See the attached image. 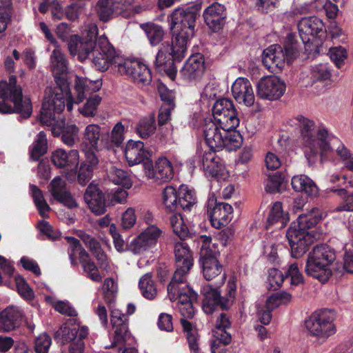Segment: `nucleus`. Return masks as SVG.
Listing matches in <instances>:
<instances>
[{"label":"nucleus","mask_w":353,"mask_h":353,"mask_svg":"<svg viewBox=\"0 0 353 353\" xmlns=\"http://www.w3.org/2000/svg\"><path fill=\"white\" fill-rule=\"evenodd\" d=\"M295 121L301 128L305 155L309 163H313L314 157L319 154L322 158L326 157L339 143V139L323 127L315 128L314 121L301 115Z\"/></svg>","instance_id":"obj_1"},{"label":"nucleus","mask_w":353,"mask_h":353,"mask_svg":"<svg viewBox=\"0 0 353 353\" xmlns=\"http://www.w3.org/2000/svg\"><path fill=\"white\" fill-rule=\"evenodd\" d=\"M325 214L318 208H312L307 212L299 215L296 223H292L286 233L291 248L292 256L301 257L314 240V235L307 230L316 225Z\"/></svg>","instance_id":"obj_2"},{"label":"nucleus","mask_w":353,"mask_h":353,"mask_svg":"<svg viewBox=\"0 0 353 353\" xmlns=\"http://www.w3.org/2000/svg\"><path fill=\"white\" fill-rule=\"evenodd\" d=\"M201 9L200 3L175 8L170 14V28L178 52H186L190 41L194 35L196 20Z\"/></svg>","instance_id":"obj_3"},{"label":"nucleus","mask_w":353,"mask_h":353,"mask_svg":"<svg viewBox=\"0 0 353 353\" xmlns=\"http://www.w3.org/2000/svg\"><path fill=\"white\" fill-rule=\"evenodd\" d=\"M0 112L3 114L16 112L23 118L32 113V104L29 99H23L22 89L17 85V78L12 75L9 81H0Z\"/></svg>","instance_id":"obj_4"},{"label":"nucleus","mask_w":353,"mask_h":353,"mask_svg":"<svg viewBox=\"0 0 353 353\" xmlns=\"http://www.w3.org/2000/svg\"><path fill=\"white\" fill-rule=\"evenodd\" d=\"M63 92H65L66 86L63 85ZM61 88H57L55 94L57 97H52L53 90L47 89L45 91L44 101L41 111V122L48 126L52 127V133L54 137L63 134V121L59 119L60 113L67 106L68 99L63 98Z\"/></svg>","instance_id":"obj_5"},{"label":"nucleus","mask_w":353,"mask_h":353,"mask_svg":"<svg viewBox=\"0 0 353 353\" xmlns=\"http://www.w3.org/2000/svg\"><path fill=\"white\" fill-rule=\"evenodd\" d=\"M336 259L332 249L326 245L315 246L307 256L306 274L321 282H326L331 276V265Z\"/></svg>","instance_id":"obj_6"},{"label":"nucleus","mask_w":353,"mask_h":353,"mask_svg":"<svg viewBox=\"0 0 353 353\" xmlns=\"http://www.w3.org/2000/svg\"><path fill=\"white\" fill-rule=\"evenodd\" d=\"M299 54L295 36L288 34L283 48L279 45H272L263 52L264 66L272 72L281 70L285 62L290 63Z\"/></svg>","instance_id":"obj_7"},{"label":"nucleus","mask_w":353,"mask_h":353,"mask_svg":"<svg viewBox=\"0 0 353 353\" xmlns=\"http://www.w3.org/2000/svg\"><path fill=\"white\" fill-rule=\"evenodd\" d=\"M203 135L210 149L228 151L236 150L242 143V137L236 130H227L213 121L207 123L203 128Z\"/></svg>","instance_id":"obj_8"},{"label":"nucleus","mask_w":353,"mask_h":353,"mask_svg":"<svg viewBox=\"0 0 353 353\" xmlns=\"http://www.w3.org/2000/svg\"><path fill=\"white\" fill-rule=\"evenodd\" d=\"M50 65L57 85L54 87H48L46 90H53V93L51 94L52 97H57L54 90H57V88L63 90V85H65V92H63V90L61 92L63 93V98H68L67 110L71 112L73 108V99L69 90L68 81L65 77V75L68 71V63L59 46H57V48L53 50L50 55Z\"/></svg>","instance_id":"obj_9"},{"label":"nucleus","mask_w":353,"mask_h":353,"mask_svg":"<svg viewBox=\"0 0 353 353\" xmlns=\"http://www.w3.org/2000/svg\"><path fill=\"white\" fill-rule=\"evenodd\" d=\"M212 238L201 235L198 243L201 244L200 250V262L203 269V276L206 280H212L222 272V265L217 259L219 252L211 244Z\"/></svg>","instance_id":"obj_10"},{"label":"nucleus","mask_w":353,"mask_h":353,"mask_svg":"<svg viewBox=\"0 0 353 353\" xmlns=\"http://www.w3.org/2000/svg\"><path fill=\"white\" fill-rule=\"evenodd\" d=\"M91 55L96 69L102 72L107 70L110 65H114L119 69V65L123 57L116 52L105 35L97 38Z\"/></svg>","instance_id":"obj_11"},{"label":"nucleus","mask_w":353,"mask_h":353,"mask_svg":"<svg viewBox=\"0 0 353 353\" xmlns=\"http://www.w3.org/2000/svg\"><path fill=\"white\" fill-rule=\"evenodd\" d=\"M335 318L333 310L323 309L316 311L305 321L306 329L311 335L318 339H327L336 332L334 324Z\"/></svg>","instance_id":"obj_12"},{"label":"nucleus","mask_w":353,"mask_h":353,"mask_svg":"<svg viewBox=\"0 0 353 353\" xmlns=\"http://www.w3.org/2000/svg\"><path fill=\"white\" fill-rule=\"evenodd\" d=\"M97 26L91 23L86 26L84 36L72 35L68 41V50L72 56H77L78 59L83 61L91 55L95 44H97Z\"/></svg>","instance_id":"obj_13"},{"label":"nucleus","mask_w":353,"mask_h":353,"mask_svg":"<svg viewBox=\"0 0 353 353\" xmlns=\"http://www.w3.org/2000/svg\"><path fill=\"white\" fill-rule=\"evenodd\" d=\"M236 290V285L232 280H230L227 285V296H221L220 292L211 285H206L202 288L203 294V310L208 314H212L215 307L220 305L222 309H228L233 302Z\"/></svg>","instance_id":"obj_14"},{"label":"nucleus","mask_w":353,"mask_h":353,"mask_svg":"<svg viewBox=\"0 0 353 353\" xmlns=\"http://www.w3.org/2000/svg\"><path fill=\"white\" fill-rule=\"evenodd\" d=\"M168 295L172 301H178V308L183 319L192 318L194 314L193 303L196 301L197 294L184 283H174L171 290L168 285Z\"/></svg>","instance_id":"obj_15"},{"label":"nucleus","mask_w":353,"mask_h":353,"mask_svg":"<svg viewBox=\"0 0 353 353\" xmlns=\"http://www.w3.org/2000/svg\"><path fill=\"white\" fill-rule=\"evenodd\" d=\"M174 255L176 261V270L169 283V290H171L174 283H184L186 276L193 265L192 252L187 243L181 241L174 245Z\"/></svg>","instance_id":"obj_16"},{"label":"nucleus","mask_w":353,"mask_h":353,"mask_svg":"<svg viewBox=\"0 0 353 353\" xmlns=\"http://www.w3.org/2000/svg\"><path fill=\"white\" fill-rule=\"evenodd\" d=\"M67 241L69 243L68 254L71 263L77 265L78 259L87 276L93 281H101L102 276L99 274L97 267L91 261L88 252L82 248L79 240L74 237L68 236Z\"/></svg>","instance_id":"obj_17"},{"label":"nucleus","mask_w":353,"mask_h":353,"mask_svg":"<svg viewBox=\"0 0 353 353\" xmlns=\"http://www.w3.org/2000/svg\"><path fill=\"white\" fill-rule=\"evenodd\" d=\"M88 334V329L86 326L74 324L72 327L62 325L56 332L55 338L63 345L70 343L69 353H83L84 350L83 340Z\"/></svg>","instance_id":"obj_18"},{"label":"nucleus","mask_w":353,"mask_h":353,"mask_svg":"<svg viewBox=\"0 0 353 353\" xmlns=\"http://www.w3.org/2000/svg\"><path fill=\"white\" fill-rule=\"evenodd\" d=\"M285 90L286 85L284 81L274 75L263 77L256 86L257 97L269 101L280 99L285 92Z\"/></svg>","instance_id":"obj_19"},{"label":"nucleus","mask_w":353,"mask_h":353,"mask_svg":"<svg viewBox=\"0 0 353 353\" xmlns=\"http://www.w3.org/2000/svg\"><path fill=\"white\" fill-rule=\"evenodd\" d=\"M118 72L121 74L130 77L134 82L146 85L152 81V75L148 67L137 60H132L123 57L119 65Z\"/></svg>","instance_id":"obj_20"},{"label":"nucleus","mask_w":353,"mask_h":353,"mask_svg":"<svg viewBox=\"0 0 353 353\" xmlns=\"http://www.w3.org/2000/svg\"><path fill=\"white\" fill-rule=\"evenodd\" d=\"M207 208L212 225L215 228L225 226L232 219L233 209L227 203L217 202L214 198H209Z\"/></svg>","instance_id":"obj_21"},{"label":"nucleus","mask_w":353,"mask_h":353,"mask_svg":"<svg viewBox=\"0 0 353 353\" xmlns=\"http://www.w3.org/2000/svg\"><path fill=\"white\" fill-rule=\"evenodd\" d=\"M148 176L158 183H166L174 177L172 163L165 157H160L153 166L151 161L144 163Z\"/></svg>","instance_id":"obj_22"},{"label":"nucleus","mask_w":353,"mask_h":353,"mask_svg":"<svg viewBox=\"0 0 353 353\" xmlns=\"http://www.w3.org/2000/svg\"><path fill=\"white\" fill-rule=\"evenodd\" d=\"M81 147L90 150H108L110 148V143L108 136L102 133L101 126L91 123L86 125L83 130Z\"/></svg>","instance_id":"obj_23"},{"label":"nucleus","mask_w":353,"mask_h":353,"mask_svg":"<svg viewBox=\"0 0 353 353\" xmlns=\"http://www.w3.org/2000/svg\"><path fill=\"white\" fill-rule=\"evenodd\" d=\"M161 230L154 225L144 230L130 243V250L134 254H139L156 245L161 234Z\"/></svg>","instance_id":"obj_24"},{"label":"nucleus","mask_w":353,"mask_h":353,"mask_svg":"<svg viewBox=\"0 0 353 353\" xmlns=\"http://www.w3.org/2000/svg\"><path fill=\"white\" fill-rule=\"evenodd\" d=\"M232 93L239 103L248 107L254 103L255 97L250 81L243 77L237 78L232 86Z\"/></svg>","instance_id":"obj_25"},{"label":"nucleus","mask_w":353,"mask_h":353,"mask_svg":"<svg viewBox=\"0 0 353 353\" xmlns=\"http://www.w3.org/2000/svg\"><path fill=\"white\" fill-rule=\"evenodd\" d=\"M179 46H176V41H173L171 45L168 41H164L156 56L154 61L155 65L157 68L166 66L168 64H172L174 60L180 61L185 56L186 52H179L178 49Z\"/></svg>","instance_id":"obj_26"},{"label":"nucleus","mask_w":353,"mask_h":353,"mask_svg":"<svg viewBox=\"0 0 353 353\" xmlns=\"http://www.w3.org/2000/svg\"><path fill=\"white\" fill-rule=\"evenodd\" d=\"M125 157L130 166L150 161V152L141 141L129 140L125 149Z\"/></svg>","instance_id":"obj_27"},{"label":"nucleus","mask_w":353,"mask_h":353,"mask_svg":"<svg viewBox=\"0 0 353 353\" xmlns=\"http://www.w3.org/2000/svg\"><path fill=\"white\" fill-rule=\"evenodd\" d=\"M110 321L114 332L112 345L123 344L128 334L127 317L121 310L112 309Z\"/></svg>","instance_id":"obj_28"},{"label":"nucleus","mask_w":353,"mask_h":353,"mask_svg":"<svg viewBox=\"0 0 353 353\" xmlns=\"http://www.w3.org/2000/svg\"><path fill=\"white\" fill-rule=\"evenodd\" d=\"M204 71V59L201 54L192 55L185 62L181 70L180 74L182 78L188 81L199 79Z\"/></svg>","instance_id":"obj_29"},{"label":"nucleus","mask_w":353,"mask_h":353,"mask_svg":"<svg viewBox=\"0 0 353 353\" xmlns=\"http://www.w3.org/2000/svg\"><path fill=\"white\" fill-rule=\"evenodd\" d=\"M324 24L320 19L316 17H304L298 24L300 37L303 43L310 41V37L319 35L323 30Z\"/></svg>","instance_id":"obj_30"},{"label":"nucleus","mask_w":353,"mask_h":353,"mask_svg":"<svg viewBox=\"0 0 353 353\" xmlns=\"http://www.w3.org/2000/svg\"><path fill=\"white\" fill-rule=\"evenodd\" d=\"M203 18L206 25L212 31H218L224 23L225 19V7L219 3H212L205 10Z\"/></svg>","instance_id":"obj_31"},{"label":"nucleus","mask_w":353,"mask_h":353,"mask_svg":"<svg viewBox=\"0 0 353 353\" xmlns=\"http://www.w3.org/2000/svg\"><path fill=\"white\" fill-rule=\"evenodd\" d=\"M84 200L95 214L100 215L105 212L103 194L96 185L91 183L88 186L84 194Z\"/></svg>","instance_id":"obj_32"},{"label":"nucleus","mask_w":353,"mask_h":353,"mask_svg":"<svg viewBox=\"0 0 353 353\" xmlns=\"http://www.w3.org/2000/svg\"><path fill=\"white\" fill-rule=\"evenodd\" d=\"M51 160L57 168H77L79 162V152L77 150H71L67 152L63 149H57L52 152Z\"/></svg>","instance_id":"obj_33"},{"label":"nucleus","mask_w":353,"mask_h":353,"mask_svg":"<svg viewBox=\"0 0 353 353\" xmlns=\"http://www.w3.org/2000/svg\"><path fill=\"white\" fill-rule=\"evenodd\" d=\"M23 313L18 307L8 306L0 313V330H14L20 325Z\"/></svg>","instance_id":"obj_34"},{"label":"nucleus","mask_w":353,"mask_h":353,"mask_svg":"<svg viewBox=\"0 0 353 353\" xmlns=\"http://www.w3.org/2000/svg\"><path fill=\"white\" fill-rule=\"evenodd\" d=\"M216 150L205 151L201 157L203 171L207 176H216L223 170L221 159L216 154Z\"/></svg>","instance_id":"obj_35"},{"label":"nucleus","mask_w":353,"mask_h":353,"mask_svg":"<svg viewBox=\"0 0 353 353\" xmlns=\"http://www.w3.org/2000/svg\"><path fill=\"white\" fill-rule=\"evenodd\" d=\"M77 236L95 256L101 268L106 269L108 267L107 256L102 251L99 242L94 237L84 231L77 232Z\"/></svg>","instance_id":"obj_36"},{"label":"nucleus","mask_w":353,"mask_h":353,"mask_svg":"<svg viewBox=\"0 0 353 353\" xmlns=\"http://www.w3.org/2000/svg\"><path fill=\"white\" fill-rule=\"evenodd\" d=\"M101 85V79L92 81L88 78L77 77L74 83V90L77 92L76 103H81L87 94L99 90Z\"/></svg>","instance_id":"obj_37"},{"label":"nucleus","mask_w":353,"mask_h":353,"mask_svg":"<svg viewBox=\"0 0 353 353\" xmlns=\"http://www.w3.org/2000/svg\"><path fill=\"white\" fill-rule=\"evenodd\" d=\"M288 221V214H284L281 203L275 202L270 209L265 227L269 229L276 225L278 228H282L286 225Z\"/></svg>","instance_id":"obj_38"},{"label":"nucleus","mask_w":353,"mask_h":353,"mask_svg":"<svg viewBox=\"0 0 353 353\" xmlns=\"http://www.w3.org/2000/svg\"><path fill=\"white\" fill-rule=\"evenodd\" d=\"M196 203L195 191L182 184L178 189V205L184 212H191Z\"/></svg>","instance_id":"obj_39"},{"label":"nucleus","mask_w":353,"mask_h":353,"mask_svg":"<svg viewBox=\"0 0 353 353\" xmlns=\"http://www.w3.org/2000/svg\"><path fill=\"white\" fill-rule=\"evenodd\" d=\"M291 184L296 192H305L309 196H316L318 194V188L314 181L304 174L294 176Z\"/></svg>","instance_id":"obj_40"},{"label":"nucleus","mask_w":353,"mask_h":353,"mask_svg":"<svg viewBox=\"0 0 353 353\" xmlns=\"http://www.w3.org/2000/svg\"><path fill=\"white\" fill-rule=\"evenodd\" d=\"M139 26L144 32L151 46H156L163 41L165 32L160 25L147 22L141 23Z\"/></svg>","instance_id":"obj_41"},{"label":"nucleus","mask_w":353,"mask_h":353,"mask_svg":"<svg viewBox=\"0 0 353 353\" xmlns=\"http://www.w3.org/2000/svg\"><path fill=\"white\" fill-rule=\"evenodd\" d=\"M173 232L180 238L184 239L190 234L191 223L180 213H174L170 218Z\"/></svg>","instance_id":"obj_42"},{"label":"nucleus","mask_w":353,"mask_h":353,"mask_svg":"<svg viewBox=\"0 0 353 353\" xmlns=\"http://www.w3.org/2000/svg\"><path fill=\"white\" fill-rule=\"evenodd\" d=\"M117 14L130 18L141 10V7L135 4V0H113Z\"/></svg>","instance_id":"obj_43"},{"label":"nucleus","mask_w":353,"mask_h":353,"mask_svg":"<svg viewBox=\"0 0 353 353\" xmlns=\"http://www.w3.org/2000/svg\"><path fill=\"white\" fill-rule=\"evenodd\" d=\"M95 10L100 21L107 22L117 15L113 0H99Z\"/></svg>","instance_id":"obj_44"},{"label":"nucleus","mask_w":353,"mask_h":353,"mask_svg":"<svg viewBox=\"0 0 353 353\" xmlns=\"http://www.w3.org/2000/svg\"><path fill=\"white\" fill-rule=\"evenodd\" d=\"M139 286L145 299L152 300L156 297L157 289L151 273H146L140 278Z\"/></svg>","instance_id":"obj_45"},{"label":"nucleus","mask_w":353,"mask_h":353,"mask_svg":"<svg viewBox=\"0 0 353 353\" xmlns=\"http://www.w3.org/2000/svg\"><path fill=\"white\" fill-rule=\"evenodd\" d=\"M108 177L110 181L123 188H130L132 185L131 179L128 172L121 168L112 166L108 172Z\"/></svg>","instance_id":"obj_46"},{"label":"nucleus","mask_w":353,"mask_h":353,"mask_svg":"<svg viewBox=\"0 0 353 353\" xmlns=\"http://www.w3.org/2000/svg\"><path fill=\"white\" fill-rule=\"evenodd\" d=\"M48 143L46 135L43 132H40L32 144L30 150V159L33 161L39 160L40 157L47 152Z\"/></svg>","instance_id":"obj_47"},{"label":"nucleus","mask_w":353,"mask_h":353,"mask_svg":"<svg viewBox=\"0 0 353 353\" xmlns=\"http://www.w3.org/2000/svg\"><path fill=\"white\" fill-rule=\"evenodd\" d=\"M156 128L154 116L151 114L140 119L136 132L141 138L147 139L154 133Z\"/></svg>","instance_id":"obj_48"},{"label":"nucleus","mask_w":353,"mask_h":353,"mask_svg":"<svg viewBox=\"0 0 353 353\" xmlns=\"http://www.w3.org/2000/svg\"><path fill=\"white\" fill-rule=\"evenodd\" d=\"M162 203L167 212H174L178 205V190L171 185L165 187L162 192Z\"/></svg>","instance_id":"obj_49"},{"label":"nucleus","mask_w":353,"mask_h":353,"mask_svg":"<svg viewBox=\"0 0 353 353\" xmlns=\"http://www.w3.org/2000/svg\"><path fill=\"white\" fill-rule=\"evenodd\" d=\"M30 189L39 214L43 218H48L50 208L45 200L42 192L34 185H30Z\"/></svg>","instance_id":"obj_50"},{"label":"nucleus","mask_w":353,"mask_h":353,"mask_svg":"<svg viewBox=\"0 0 353 353\" xmlns=\"http://www.w3.org/2000/svg\"><path fill=\"white\" fill-rule=\"evenodd\" d=\"M212 121L219 124V126H223L225 129L230 130H234V129L239 126L240 123L236 109L230 111L229 114L225 112L221 116H219V117L213 119Z\"/></svg>","instance_id":"obj_51"},{"label":"nucleus","mask_w":353,"mask_h":353,"mask_svg":"<svg viewBox=\"0 0 353 353\" xmlns=\"http://www.w3.org/2000/svg\"><path fill=\"white\" fill-rule=\"evenodd\" d=\"M101 102V97L98 94L92 95L87 99L83 106L79 109V111L85 117H93L97 114Z\"/></svg>","instance_id":"obj_52"},{"label":"nucleus","mask_w":353,"mask_h":353,"mask_svg":"<svg viewBox=\"0 0 353 353\" xmlns=\"http://www.w3.org/2000/svg\"><path fill=\"white\" fill-rule=\"evenodd\" d=\"M46 301L51 303L53 305L54 310L62 314L72 317L77 316V312L68 301H54L51 296H46Z\"/></svg>","instance_id":"obj_53"},{"label":"nucleus","mask_w":353,"mask_h":353,"mask_svg":"<svg viewBox=\"0 0 353 353\" xmlns=\"http://www.w3.org/2000/svg\"><path fill=\"white\" fill-rule=\"evenodd\" d=\"M235 109L236 108L232 100L227 98L220 99L217 100L213 105V119H215L219 117V116H221L225 112L229 114L230 111Z\"/></svg>","instance_id":"obj_54"},{"label":"nucleus","mask_w":353,"mask_h":353,"mask_svg":"<svg viewBox=\"0 0 353 353\" xmlns=\"http://www.w3.org/2000/svg\"><path fill=\"white\" fill-rule=\"evenodd\" d=\"M181 323L184 332L186 333L190 350H196L198 345V333L196 330L192 326V323L185 319L181 318Z\"/></svg>","instance_id":"obj_55"},{"label":"nucleus","mask_w":353,"mask_h":353,"mask_svg":"<svg viewBox=\"0 0 353 353\" xmlns=\"http://www.w3.org/2000/svg\"><path fill=\"white\" fill-rule=\"evenodd\" d=\"M79 138V128L74 125H69L63 128L61 140L68 146H73Z\"/></svg>","instance_id":"obj_56"},{"label":"nucleus","mask_w":353,"mask_h":353,"mask_svg":"<svg viewBox=\"0 0 353 353\" xmlns=\"http://www.w3.org/2000/svg\"><path fill=\"white\" fill-rule=\"evenodd\" d=\"M49 190L54 199H57L61 195L65 194L66 190V184L64 180L60 176H56L49 185Z\"/></svg>","instance_id":"obj_57"},{"label":"nucleus","mask_w":353,"mask_h":353,"mask_svg":"<svg viewBox=\"0 0 353 353\" xmlns=\"http://www.w3.org/2000/svg\"><path fill=\"white\" fill-rule=\"evenodd\" d=\"M124 125L121 122H118L115 124L111 131L110 136V148L112 146H119L124 140Z\"/></svg>","instance_id":"obj_58"},{"label":"nucleus","mask_w":353,"mask_h":353,"mask_svg":"<svg viewBox=\"0 0 353 353\" xmlns=\"http://www.w3.org/2000/svg\"><path fill=\"white\" fill-rule=\"evenodd\" d=\"M15 282L19 294L25 299L30 301L34 298V292L23 277L18 275L15 277Z\"/></svg>","instance_id":"obj_59"},{"label":"nucleus","mask_w":353,"mask_h":353,"mask_svg":"<svg viewBox=\"0 0 353 353\" xmlns=\"http://www.w3.org/2000/svg\"><path fill=\"white\" fill-rule=\"evenodd\" d=\"M52 344L50 336L43 333L35 339L34 350L37 353H48L50 347Z\"/></svg>","instance_id":"obj_60"},{"label":"nucleus","mask_w":353,"mask_h":353,"mask_svg":"<svg viewBox=\"0 0 353 353\" xmlns=\"http://www.w3.org/2000/svg\"><path fill=\"white\" fill-rule=\"evenodd\" d=\"M285 278H290L291 285H299L303 283V276L299 270L297 263L291 264L285 272Z\"/></svg>","instance_id":"obj_61"},{"label":"nucleus","mask_w":353,"mask_h":353,"mask_svg":"<svg viewBox=\"0 0 353 353\" xmlns=\"http://www.w3.org/2000/svg\"><path fill=\"white\" fill-rule=\"evenodd\" d=\"M104 298L106 302L112 303L117 291V285L114 281L111 278H107L102 287Z\"/></svg>","instance_id":"obj_62"},{"label":"nucleus","mask_w":353,"mask_h":353,"mask_svg":"<svg viewBox=\"0 0 353 353\" xmlns=\"http://www.w3.org/2000/svg\"><path fill=\"white\" fill-rule=\"evenodd\" d=\"M283 182L284 177L281 174H273L269 176L266 181L265 190L269 193L278 192Z\"/></svg>","instance_id":"obj_63"},{"label":"nucleus","mask_w":353,"mask_h":353,"mask_svg":"<svg viewBox=\"0 0 353 353\" xmlns=\"http://www.w3.org/2000/svg\"><path fill=\"white\" fill-rule=\"evenodd\" d=\"M329 54L332 61L338 68H341L345 59L347 58L346 50L341 47H334L330 49Z\"/></svg>","instance_id":"obj_64"}]
</instances>
